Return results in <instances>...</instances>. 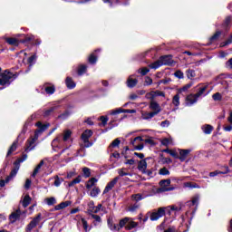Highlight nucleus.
Wrapping results in <instances>:
<instances>
[{
  "mask_svg": "<svg viewBox=\"0 0 232 232\" xmlns=\"http://www.w3.org/2000/svg\"><path fill=\"white\" fill-rule=\"evenodd\" d=\"M70 142H72V130H65L62 134H58L52 141L53 150H54V151L58 150H67Z\"/></svg>",
  "mask_w": 232,
  "mask_h": 232,
  "instance_id": "nucleus-1",
  "label": "nucleus"
},
{
  "mask_svg": "<svg viewBox=\"0 0 232 232\" xmlns=\"http://www.w3.org/2000/svg\"><path fill=\"white\" fill-rule=\"evenodd\" d=\"M35 126H37L38 130L34 132V138H29L26 142L25 151L29 153L32 150H35V142L37 139H39V133H43V131H46L48 130L50 124H43L41 121L36 122Z\"/></svg>",
  "mask_w": 232,
  "mask_h": 232,
  "instance_id": "nucleus-2",
  "label": "nucleus"
},
{
  "mask_svg": "<svg viewBox=\"0 0 232 232\" xmlns=\"http://www.w3.org/2000/svg\"><path fill=\"white\" fill-rule=\"evenodd\" d=\"M137 226H139V223L133 221L131 218H124L120 220V227H125L127 231L134 229V227H137Z\"/></svg>",
  "mask_w": 232,
  "mask_h": 232,
  "instance_id": "nucleus-3",
  "label": "nucleus"
},
{
  "mask_svg": "<svg viewBox=\"0 0 232 232\" xmlns=\"http://www.w3.org/2000/svg\"><path fill=\"white\" fill-rule=\"evenodd\" d=\"M14 77H15L14 73L5 71V72L2 74V78L0 79V86L10 84V82L14 81Z\"/></svg>",
  "mask_w": 232,
  "mask_h": 232,
  "instance_id": "nucleus-4",
  "label": "nucleus"
},
{
  "mask_svg": "<svg viewBox=\"0 0 232 232\" xmlns=\"http://www.w3.org/2000/svg\"><path fill=\"white\" fill-rule=\"evenodd\" d=\"M42 215L38 214L36 217H34L31 222L26 226L25 232H32L33 229H35L37 227V225L39 222H41Z\"/></svg>",
  "mask_w": 232,
  "mask_h": 232,
  "instance_id": "nucleus-5",
  "label": "nucleus"
},
{
  "mask_svg": "<svg viewBox=\"0 0 232 232\" xmlns=\"http://www.w3.org/2000/svg\"><path fill=\"white\" fill-rule=\"evenodd\" d=\"M166 215V208H160L157 210H154L151 214H150V220L152 222H155V220H159V218H162V217H164Z\"/></svg>",
  "mask_w": 232,
  "mask_h": 232,
  "instance_id": "nucleus-6",
  "label": "nucleus"
},
{
  "mask_svg": "<svg viewBox=\"0 0 232 232\" xmlns=\"http://www.w3.org/2000/svg\"><path fill=\"white\" fill-rule=\"evenodd\" d=\"M157 97H166V93L164 92L157 90L147 92L145 95V98L149 101H155Z\"/></svg>",
  "mask_w": 232,
  "mask_h": 232,
  "instance_id": "nucleus-7",
  "label": "nucleus"
},
{
  "mask_svg": "<svg viewBox=\"0 0 232 232\" xmlns=\"http://www.w3.org/2000/svg\"><path fill=\"white\" fill-rule=\"evenodd\" d=\"M199 197L198 195H196L192 198V199L190 201L187 202V206H188V208H192V213H195V211H197V208H198V200H199Z\"/></svg>",
  "mask_w": 232,
  "mask_h": 232,
  "instance_id": "nucleus-8",
  "label": "nucleus"
},
{
  "mask_svg": "<svg viewBox=\"0 0 232 232\" xmlns=\"http://www.w3.org/2000/svg\"><path fill=\"white\" fill-rule=\"evenodd\" d=\"M171 184V180L170 179H163L161 181H160V186L161 187L160 188V191H173V189H175V188H169V186H170Z\"/></svg>",
  "mask_w": 232,
  "mask_h": 232,
  "instance_id": "nucleus-9",
  "label": "nucleus"
},
{
  "mask_svg": "<svg viewBox=\"0 0 232 232\" xmlns=\"http://www.w3.org/2000/svg\"><path fill=\"white\" fill-rule=\"evenodd\" d=\"M150 110L156 115H159L160 111H162V108H160V104L155 101H150V105H149Z\"/></svg>",
  "mask_w": 232,
  "mask_h": 232,
  "instance_id": "nucleus-10",
  "label": "nucleus"
},
{
  "mask_svg": "<svg viewBox=\"0 0 232 232\" xmlns=\"http://www.w3.org/2000/svg\"><path fill=\"white\" fill-rule=\"evenodd\" d=\"M117 182H119V177L114 178L111 182L106 185L103 190V195H106V193H110V191H111V189L115 188V184H117Z\"/></svg>",
  "mask_w": 232,
  "mask_h": 232,
  "instance_id": "nucleus-11",
  "label": "nucleus"
},
{
  "mask_svg": "<svg viewBox=\"0 0 232 232\" xmlns=\"http://www.w3.org/2000/svg\"><path fill=\"white\" fill-rule=\"evenodd\" d=\"M19 218H21V209L19 208L14 211L13 213H11V215L9 216V220L11 224L17 222Z\"/></svg>",
  "mask_w": 232,
  "mask_h": 232,
  "instance_id": "nucleus-12",
  "label": "nucleus"
},
{
  "mask_svg": "<svg viewBox=\"0 0 232 232\" xmlns=\"http://www.w3.org/2000/svg\"><path fill=\"white\" fill-rule=\"evenodd\" d=\"M198 101V98L197 97V94H189L186 97L187 106H193V104H195Z\"/></svg>",
  "mask_w": 232,
  "mask_h": 232,
  "instance_id": "nucleus-13",
  "label": "nucleus"
},
{
  "mask_svg": "<svg viewBox=\"0 0 232 232\" xmlns=\"http://www.w3.org/2000/svg\"><path fill=\"white\" fill-rule=\"evenodd\" d=\"M93 135V131L92 130H86L82 134V140H83L84 143L89 142L90 137Z\"/></svg>",
  "mask_w": 232,
  "mask_h": 232,
  "instance_id": "nucleus-14",
  "label": "nucleus"
},
{
  "mask_svg": "<svg viewBox=\"0 0 232 232\" xmlns=\"http://www.w3.org/2000/svg\"><path fill=\"white\" fill-rule=\"evenodd\" d=\"M14 164L15 167L12 169L10 176L6 178V182H10V179H14V177H15V175H17V172L19 171V163L15 162Z\"/></svg>",
  "mask_w": 232,
  "mask_h": 232,
  "instance_id": "nucleus-15",
  "label": "nucleus"
},
{
  "mask_svg": "<svg viewBox=\"0 0 232 232\" xmlns=\"http://www.w3.org/2000/svg\"><path fill=\"white\" fill-rule=\"evenodd\" d=\"M119 113H136L135 110H122V109H117L114 111H111V115H117Z\"/></svg>",
  "mask_w": 232,
  "mask_h": 232,
  "instance_id": "nucleus-16",
  "label": "nucleus"
},
{
  "mask_svg": "<svg viewBox=\"0 0 232 232\" xmlns=\"http://www.w3.org/2000/svg\"><path fill=\"white\" fill-rule=\"evenodd\" d=\"M180 207H177L175 205L172 206H169L167 208H165V211L168 213V215H171V213H173V211L175 213H179V211H180Z\"/></svg>",
  "mask_w": 232,
  "mask_h": 232,
  "instance_id": "nucleus-17",
  "label": "nucleus"
},
{
  "mask_svg": "<svg viewBox=\"0 0 232 232\" xmlns=\"http://www.w3.org/2000/svg\"><path fill=\"white\" fill-rule=\"evenodd\" d=\"M179 160L181 161L186 160V158L188 157V155L191 153V150H179Z\"/></svg>",
  "mask_w": 232,
  "mask_h": 232,
  "instance_id": "nucleus-18",
  "label": "nucleus"
},
{
  "mask_svg": "<svg viewBox=\"0 0 232 232\" xmlns=\"http://www.w3.org/2000/svg\"><path fill=\"white\" fill-rule=\"evenodd\" d=\"M139 81L137 79H133V76H130L127 80L128 88H135Z\"/></svg>",
  "mask_w": 232,
  "mask_h": 232,
  "instance_id": "nucleus-19",
  "label": "nucleus"
},
{
  "mask_svg": "<svg viewBox=\"0 0 232 232\" xmlns=\"http://www.w3.org/2000/svg\"><path fill=\"white\" fill-rule=\"evenodd\" d=\"M108 226L111 231H119V229H121V223L119 225L113 224V220L108 219Z\"/></svg>",
  "mask_w": 232,
  "mask_h": 232,
  "instance_id": "nucleus-20",
  "label": "nucleus"
},
{
  "mask_svg": "<svg viewBox=\"0 0 232 232\" xmlns=\"http://www.w3.org/2000/svg\"><path fill=\"white\" fill-rule=\"evenodd\" d=\"M160 62H161V66L171 64V56L169 55L161 56L160 58Z\"/></svg>",
  "mask_w": 232,
  "mask_h": 232,
  "instance_id": "nucleus-21",
  "label": "nucleus"
},
{
  "mask_svg": "<svg viewBox=\"0 0 232 232\" xmlns=\"http://www.w3.org/2000/svg\"><path fill=\"white\" fill-rule=\"evenodd\" d=\"M68 206H72V201H64L60 203L59 205H56L54 209L56 211H59L61 209H64V208H68Z\"/></svg>",
  "mask_w": 232,
  "mask_h": 232,
  "instance_id": "nucleus-22",
  "label": "nucleus"
},
{
  "mask_svg": "<svg viewBox=\"0 0 232 232\" xmlns=\"http://www.w3.org/2000/svg\"><path fill=\"white\" fill-rule=\"evenodd\" d=\"M146 168H148V163L146 162V160H140L138 164L139 171H141V173H146Z\"/></svg>",
  "mask_w": 232,
  "mask_h": 232,
  "instance_id": "nucleus-23",
  "label": "nucleus"
},
{
  "mask_svg": "<svg viewBox=\"0 0 232 232\" xmlns=\"http://www.w3.org/2000/svg\"><path fill=\"white\" fill-rule=\"evenodd\" d=\"M201 130L206 135H211V132L213 131V126L205 124L201 127Z\"/></svg>",
  "mask_w": 232,
  "mask_h": 232,
  "instance_id": "nucleus-24",
  "label": "nucleus"
},
{
  "mask_svg": "<svg viewBox=\"0 0 232 232\" xmlns=\"http://www.w3.org/2000/svg\"><path fill=\"white\" fill-rule=\"evenodd\" d=\"M172 104L179 110V106H180V94L177 93L172 98Z\"/></svg>",
  "mask_w": 232,
  "mask_h": 232,
  "instance_id": "nucleus-25",
  "label": "nucleus"
},
{
  "mask_svg": "<svg viewBox=\"0 0 232 232\" xmlns=\"http://www.w3.org/2000/svg\"><path fill=\"white\" fill-rule=\"evenodd\" d=\"M155 113L153 111L148 112H142L141 113V119H143L144 121H150V119H153V117H155Z\"/></svg>",
  "mask_w": 232,
  "mask_h": 232,
  "instance_id": "nucleus-26",
  "label": "nucleus"
},
{
  "mask_svg": "<svg viewBox=\"0 0 232 232\" xmlns=\"http://www.w3.org/2000/svg\"><path fill=\"white\" fill-rule=\"evenodd\" d=\"M97 182H99V179H97V178H92L91 179H89L87 181L86 188L92 189V188H93V186H95V184H97Z\"/></svg>",
  "mask_w": 232,
  "mask_h": 232,
  "instance_id": "nucleus-27",
  "label": "nucleus"
},
{
  "mask_svg": "<svg viewBox=\"0 0 232 232\" xmlns=\"http://www.w3.org/2000/svg\"><path fill=\"white\" fill-rule=\"evenodd\" d=\"M225 169H226V171L216 170L214 172H210L209 177H217V175H226V173H229V168L228 167H225Z\"/></svg>",
  "mask_w": 232,
  "mask_h": 232,
  "instance_id": "nucleus-28",
  "label": "nucleus"
},
{
  "mask_svg": "<svg viewBox=\"0 0 232 232\" xmlns=\"http://www.w3.org/2000/svg\"><path fill=\"white\" fill-rule=\"evenodd\" d=\"M65 84H66L67 88H69V90H73V88H75V82L70 77L66 78Z\"/></svg>",
  "mask_w": 232,
  "mask_h": 232,
  "instance_id": "nucleus-29",
  "label": "nucleus"
},
{
  "mask_svg": "<svg viewBox=\"0 0 232 232\" xmlns=\"http://www.w3.org/2000/svg\"><path fill=\"white\" fill-rule=\"evenodd\" d=\"M44 165V161L41 160L40 163L35 167L33 174L31 175V177L35 178L37 176V173H39L41 168H43V166Z\"/></svg>",
  "mask_w": 232,
  "mask_h": 232,
  "instance_id": "nucleus-30",
  "label": "nucleus"
},
{
  "mask_svg": "<svg viewBox=\"0 0 232 232\" xmlns=\"http://www.w3.org/2000/svg\"><path fill=\"white\" fill-rule=\"evenodd\" d=\"M146 195H142V194H133L131 196L132 200H134L135 202H140V200H144V198H146Z\"/></svg>",
  "mask_w": 232,
  "mask_h": 232,
  "instance_id": "nucleus-31",
  "label": "nucleus"
},
{
  "mask_svg": "<svg viewBox=\"0 0 232 232\" xmlns=\"http://www.w3.org/2000/svg\"><path fill=\"white\" fill-rule=\"evenodd\" d=\"M30 202H32V198H30V195H25L22 201V206L28 208V206H30Z\"/></svg>",
  "mask_w": 232,
  "mask_h": 232,
  "instance_id": "nucleus-32",
  "label": "nucleus"
},
{
  "mask_svg": "<svg viewBox=\"0 0 232 232\" xmlns=\"http://www.w3.org/2000/svg\"><path fill=\"white\" fill-rule=\"evenodd\" d=\"M206 90H208V85H204L199 87L198 92L195 94L196 97L198 99L199 97H202L204 93H206Z\"/></svg>",
  "mask_w": 232,
  "mask_h": 232,
  "instance_id": "nucleus-33",
  "label": "nucleus"
},
{
  "mask_svg": "<svg viewBox=\"0 0 232 232\" xmlns=\"http://www.w3.org/2000/svg\"><path fill=\"white\" fill-rule=\"evenodd\" d=\"M5 42L11 46H17L19 44V40L15 38H5Z\"/></svg>",
  "mask_w": 232,
  "mask_h": 232,
  "instance_id": "nucleus-34",
  "label": "nucleus"
},
{
  "mask_svg": "<svg viewBox=\"0 0 232 232\" xmlns=\"http://www.w3.org/2000/svg\"><path fill=\"white\" fill-rule=\"evenodd\" d=\"M161 144L162 146H173V139L172 138H164L162 140H161Z\"/></svg>",
  "mask_w": 232,
  "mask_h": 232,
  "instance_id": "nucleus-35",
  "label": "nucleus"
},
{
  "mask_svg": "<svg viewBox=\"0 0 232 232\" xmlns=\"http://www.w3.org/2000/svg\"><path fill=\"white\" fill-rule=\"evenodd\" d=\"M149 66L152 70H157L158 68H160V66H162V63L160 62V59H159L158 61L154 62L153 63H150Z\"/></svg>",
  "mask_w": 232,
  "mask_h": 232,
  "instance_id": "nucleus-36",
  "label": "nucleus"
},
{
  "mask_svg": "<svg viewBox=\"0 0 232 232\" xmlns=\"http://www.w3.org/2000/svg\"><path fill=\"white\" fill-rule=\"evenodd\" d=\"M19 141L16 140L13 142V144L11 145V147L9 148V150L7 152V155H10L13 151H15L17 150V143Z\"/></svg>",
  "mask_w": 232,
  "mask_h": 232,
  "instance_id": "nucleus-37",
  "label": "nucleus"
},
{
  "mask_svg": "<svg viewBox=\"0 0 232 232\" xmlns=\"http://www.w3.org/2000/svg\"><path fill=\"white\" fill-rule=\"evenodd\" d=\"M139 142H142V137H140V136L136 137L134 140H132L130 141V144H131V146H133L134 150H135L137 144H139Z\"/></svg>",
  "mask_w": 232,
  "mask_h": 232,
  "instance_id": "nucleus-38",
  "label": "nucleus"
},
{
  "mask_svg": "<svg viewBox=\"0 0 232 232\" xmlns=\"http://www.w3.org/2000/svg\"><path fill=\"white\" fill-rule=\"evenodd\" d=\"M82 172H83V177H85V179L92 177V171L88 167H84L82 169Z\"/></svg>",
  "mask_w": 232,
  "mask_h": 232,
  "instance_id": "nucleus-39",
  "label": "nucleus"
},
{
  "mask_svg": "<svg viewBox=\"0 0 232 232\" xmlns=\"http://www.w3.org/2000/svg\"><path fill=\"white\" fill-rule=\"evenodd\" d=\"M44 91L46 92V93H48V95H52V94L55 93V87H53V86H45Z\"/></svg>",
  "mask_w": 232,
  "mask_h": 232,
  "instance_id": "nucleus-40",
  "label": "nucleus"
},
{
  "mask_svg": "<svg viewBox=\"0 0 232 232\" xmlns=\"http://www.w3.org/2000/svg\"><path fill=\"white\" fill-rule=\"evenodd\" d=\"M45 202H46L47 206H53V204H57V199H55V198H53V197L47 198L45 199Z\"/></svg>",
  "mask_w": 232,
  "mask_h": 232,
  "instance_id": "nucleus-41",
  "label": "nucleus"
},
{
  "mask_svg": "<svg viewBox=\"0 0 232 232\" xmlns=\"http://www.w3.org/2000/svg\"><path fill=\"white\" fill-rule=\"evenodd\" d=\"M99 193H101V188H99V187H94L91 190V197H97Z\"/></svg>",
  "mask_w": 232,
  "mask_h": 232,
  "instance_id": "nucleus-42",
  "label": "nucleus"
},
{
  "mask_svg": "<svg viewBox=\"0 0 232 232\" xmlns=\"http://www.w3.org/2000/svg\"><path fill=\"white\" fill-rule=\"evenodd\" d=\"M138 73H140V75H146L150 73V69L148 67H142L140 70H138Z\"/></svg>",
  "mask_w": 232,
  "mask_h": 232,
  "instance_id": "nucleus-43",
  "label": "nucleus"
},
{
  "mask_svg": "<svg viewBox=\"0 0 232 232\" xmlns=\"http://www.w3.org/2000/svg\"><path fill=\"white\" fill-rule=\"evenodd\" d=\"M80 182H81V176H78L69 183V187L72 188V186H75V184H79Z\"/></svg>",
  "mask_w": 232,
  "mask_h": 232,
  "instance_id": "nucleus-44",
  "label": "nucleus"
},
{
  "mask_svg": "<svg viewBox=\"0 0 232 232\" xmlns=\"http://www.w3.org/2000/svg\"><path fill=\"white\" fill-rule=\"evenodd\" d=\"M82 225L85 232L90 231V227H88V222L86 221V219L82 218Z\"/></svg>",
  "mask_w": 232,
  "mask_h": 232,
  "instance_id": "nucleus-45",
  "label": "nucleus"
},
{
  "mask_svg": "<svg viewBox=\"0 0 232 232\" xmlns=\"http://www.w3.org/2000/svg\"><path fill=\"white\" fill-rule=\"evenodd\" d=\"M89 63L91 64H95L97 63V56H95V54H91L89 56Z\"/></svg>",
  "mask_w": 232,
  "mask_h": 232,
  "instance_id": "nucleus-46",
  "label": "nucleus"
},
{
  "mask_svg": "<svg viewBox=\"0 0 232 232\" xmlns=\"http://www.w3.org/2000/svg\"><path fill=\"white\" fill-rule=\"evenodd\" d=\"M138 209H139V205H137V204L131 205L128 208V211H130V213H133V212L137 211Z\"/></svg>",
  "mask_w": 232,
  "mask_h": 232,
  "instance_id": "nucleus-47",
  "label": "nucleus"
},
{
  "mask_svg": "<svg viewBox=\"0 0 232 232\" xmlns=\"http://www.w3.org/2000/svg\"><path fill=\"white\" fill-rule=\"evenodd\" d=\"M192 84L191 83H188L186 85H184L182 88H180L179 90V93H182V92H188V90H189V88H191Z\"/></svg>",
  "mask_w": 232,
  "mask_h": 232,
  "instance_id": "nucleus-48",
  "label": "nucleus"
},
{
  "mask_svg": "<svg viewBox=\"0 0 232 232\" xmlns=\"http://www.w3.org/2000/svg\"><path fill=\"white\" fill-rule=\"evenodd\" d=\"M86 72V65H80L78 68V75H82Z\"/></svg>",
  "mask_w": 232,
  "mask_h": 232,
  "instance_id": "nucleus-49",
  "label": "nucleus"
},
{
  "mask_svg": "<svg viewBox=\"0 0 232 232\" xmlns=\"http://www.w3.org/2000/svg\"><path fill=\"white\" fill-rule=\"evenodd\" d=\"M151 84H153V79L150 76L145 77V86H151Z\"/></svg>",
  "mask_w": 232,
  "mask_h": 232,
  "instance_id": "nucleus-50",
  "label": "nucleus"
},
{
  "mask_svg": "<svg viewBox=\"0 0 232 232\" xmlns=\"http://www.w3.org/2000/svg\"><path fill=\"white\" fill-rule=\"evenodd\" d=\"M118 173H119L120 177H126V176L130 175V173L126 172V169H120L118 170Z\"/></svg>",
  "mask_w": 232,
  "mask_h": 232,
  "instance_id": "nucleus-51",
  "label": "nucleus"
},
{
  "mask_svg": "<svg viewBox=\"0 0 232 232\" xmlns=\"http://www.w3.org/2000/svg\"><path fill=\"white\" fill-rule=\"evenodd\" d=\"M174 75L177 79H184V72L182 71H176Z\"/></svg>",
  "mask_w": 232,
  "mask_h": 232,
  "instance_id": "nucleus-52",
  "label": "nucleus"
},
{
  "mask_svg": "<svg viewBox=\"0 0 232 232\" xmlns=\"http://www.w3.org/2000/svg\"><path fill=\"white\" fill-rule=\"evenodd\" d=\"M62 183H63V179H60L58 176H56L54 180V186L56 188H59V186H61Z\"/></svg>",
  "mask_w": 232,
  "mask_h": 232,
  "instance_id": "nucleus-53",
  "label": "nucleus"
},
{
  "mask_svg": "<svg viewBox=\"0 0 232 232\" xmlns=\"http://www.w3.org/2000/svg\"><path fill=\"white\" fill-rule=\"evenodd\" d=\"M212 99L215 101H222V94H220V92H217L213 94Z\"/></svg>",
  "mask_w": 232,
  "mask_h": 232,
  "instance_id": "nucleus-54",
  "label": "nucleus"
},
{
  "mask_svg": "<svg viewBox=\"0 0 232 232\" xmlns=\"http://www.w3.org/2000/svg\"><path fill=\"white\" fill-rule=\"evenodd\" d=\"M187 77H188V79H193V77H195V71L188 69L187 72Z\"/></svg>",
  "mask_w": 232,
  "mask_h": 232,
  "instance_id": "nucleus-55",
  "label": "nucleus"
},
{
  "mask_svg": "<svg viewBox=\"0 0 232 232\" xmlns=\"http://www.w3.org/2000/svg\"><path fill=\"white\" fill-rule=\"evenodd\" d=\"M169 155H171V157H174V159H179V152H177L175 150H170Z\"/></svg>",
  "mask_w": 232,
  "mask_h": 232,
  "instance_id": "nucleus-56",
  "label": "nucleus"
},
{
  "mask_svg": "<svg viewBox=\"0 0 232 232\" xmlns=\"http://www.w3.org/2000/svg\"><path fill=\"white\" fill-rule=\"evenodd\" d=\"M221 32L220 31H218L211 38H210V41H217V39H218V37H220L221 35Z\"/></svg>",
  "mask_w": 232,
  "mask_h": 232,
  "instance_id": "nucleus-57",
  "label": "nucleus"
},
{
  "mask_svg": "<svg viewBox=\"0 0 232 232\" xmlns=\"http://www.w3.org/2000/svg\"><path fill=\"white\" fill-rule=\"evenodd\" d=\"M119 144H121V140H119V139H116L111 142V148H117V146H119Z\"/></svg>",
  "mask_w": 232,
  "mask_h": 232,
  "instance_id": "nucleus-58",
  "label": "nucleus"
},
{
  "mask_svg": "<svg viewBox=\"0 0 232 232\" xmlns=\"http://www.w3.org/2000/svg\"><path fill=\"white\" fill-rule=\"evenodd\" d=\"M160 175H169V170L166 168H162L160 169Z\"/></svg>",
  "mask_w": 232,
  "mask_h": 232,
  "instance_id": "nucleus-59",
  "label": "nucleus"
},
{
  "mask_svg": "<svg viewBox=\"0 0 232 232\" xmlns=\"http://www.w3.org/2000/svg\"><path fill=\"white\" fill-rule=\"evenodd\" d=\"M102 208V204H99L98 206L96 207H93L92 208V213H99L101 211V208Z\"/></svg>",
  "mask_w": 232,
  "mask_h": 232,
  "instance_id": "nucleus-60",
  "label": "nucleus"
},
{
  "mask_svg": "<svg viewBox=\"0 0 232 232\" xmlns=\"http://www.w3.org/2000/svg\"><path fill=\"white\" fill-rule=\"evenodd\" d=\"M100 121H102V126H106L108 123V117L101 116Z\"/></svg>",
  "mask_w": 232,
  "mask_h": 232,
  "instance_id": "nucleus-61",
  "label": "nucleus"
},
{
  "mask_svg": "<svg viewBox=\"0 0 232 232\" xmlns=\"http://www.w3.org/2000/svg\"><path fill=\"white\" fill-rule=\"evenodd\" d=\"M31 186H32V180L30 179H27L25 180L24 188L25 189H30Z\"/></svg>",
  "mask_w": 232,
  "mask_h": 232,
  "instance_id": "nucleus-62",
  "label": "nucleus"
},
{
  "mask_svg": "<svg viewBox=\"0 0 232 232\" xmlns=\"http://www.w3.org/2000/svg\"><path fill=\"white\" fill-rule=\"evenodd\" d=\"M77 175V172L75 170L70 171L67 173V179H72V177H75Z\"/></svg>",
  "mask_w": 232,
  "mask_h": 232,
  "instance_id": "nucleus-63",
  "label": "nucleus"
},
{
  "mask_svg": "<svg viewBox=\"0 0 232 232\" xmlns=\"http://www.w3.org/2000/svg\"><path fill=\"white\" fill-rule=\"evenodd\" d=\"M227 122H229V124H232V111H229V114L227 117Z\"/></svg>",
  "mask_w": 232,
  "mask_h": 232,
  "instance_id": "nucleus-64",
  "label": "nucleus"
}]
</instances>
